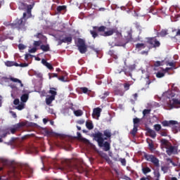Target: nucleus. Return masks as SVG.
<instances>
[{"label":"nucleus","mask_w":180,"mask_h":180,"mask_svg":"<svg viewBox=\"0 0 180 180\" xmlns=\"http://www.w3.org/2000/svg\"><path fill=\"white\" fill-rule=\"evenodd\" d=\"M150 112H151V110H148V109L143 110V117L146 116V115H150Z\"/></svg>","instance_id":"nucleus-44"},{"label":"nucleus","mask_w":180,"mask_h":180,"mask_svg":"<svg viewBox=\"0 0 180 180\" xmlns=\"http://www.w3.org/2000/svg\"><path fill=\"white\" fill-rule=\"evenodd\" d=\"M11 115L14 117V119H16L18 117V115H16V112L13 111H10Z\"/></svg>","instance_id":"nucleus-56"},{"label":"nucleus","mask_w":180,"mask_h":180,"mask_svg":"<svg viewBox=\"0 0 180 180\" xmlns=\"http://www.w3.org/2000/svg\"><path fill=\"white\" fill-rule=\"evenodd\" d=\"M27 13H23V15L21 18H17L13 23L11 24V27L13 29H18V30H26V16Z\"/></svg>","instance_id":"nucleus-2"},{"label":"nucleus","mask_w":180,"mask_h":180,"mask_svg":"<svg viewBox=\"0 0 180 180\" xmlns=\"http://www.w3.org/2000/svg\"><path fill=\"white\" fill-rule=\"evenodd\" d=\"M76 169L79 174H82L83 172H85V169L82 165H79L76 167Z\"/></svg>","instance_id":"nucleus-25"},{"label":"nucleus","mask_w":180,"mask_h":180,"mask_svg":"<svg viewBox=\"0 0 180 180\" xmlns=\"http://www.w3.org/2000/svg\"><path fill=\"white\" fill-rule=\"evenodd\" d=\"M20 67H22V68H23V67H29V63H20Z\"/></svg>","instance_id":"nucleus-59"},{"label":"nucleus","mask_w":180,"mask_h":180,"mask_svg":"<svg viewBox=\"0 0 180 180\" xmlns=\"http://www.w3.org/2000/svg\"><path fill=\"white\" fill-rule=\"evenodd\" d=\"M78 124H84L85 123V120H79L77 121Z\"/></svg>","instance_id":"nucleus-63"},{"label":"nucleus","mask_w":180,"mask_h":180,"mask_svg":"<svg viewBox=\"0 0 180 180\" xmlns=\"http://www.w3.org/2000/svg\"><path fill=\"white\" fill-rule=\"evenodd\" d=\"M108 96H109V92L105 91L103 94H101L100 96V98L101 99H106V98H108Z\"/></svg>","instance_id":"nucleus-40"},{"label":"nucleus","mask_w":180,"mask_h":180,"mask_svg":"<svg viewBox=\"0 0 180 180\" xmlns=\"http://www.w3.org/2000/svg\"><path fill=\"white\" fill-rule=\"evenodd\" d=\"M102 112V109L100 108H96L93 110L92 117H101V112Z\"/></svg>","instance_id":"nucleus-11"},{"label":"nucleus","mask_w":180,"mask_h":180,"mask_svg":"<svg viewBox=\"0 0 180 180\" xmlns=\"http://www.w3.org/2000/svg\"><path fill=\"white\" fill-rule=\"evenodd\" d=\"M160 143L166 148L167 155H172V154H176L178 153L176 148L172 146L168 140L162 139L160 140Z\"/></svg>","instance_id":"nucleus-3"},{"label":"nucleus","mask_w":180,"mask_h":180,"mask_svg":"<svg viewBox=\"0 0 180 180\" xmlns=\"http://www.w3.org/2000/svg\"><path fill=\"white\" fill-rule=\"evenodd\" d=\"M115 95H119L120 96H123L124 95V91H122L121 89H117L115 91Z\"/></svg>","instance_id":"nucleus-32"},{"label":"nucleus","mask_w":180,"mask_h":180,"mask_svg":"<svg viewBox=\"0 0 180 180\" xmlns=\"http://www.w3.org/2000/svg\"><path fill=\"white\" fill-rule=\"evenodd\" d=\"M106 30V27L105 26H94L93 30H90V34H91L92 37L94 39H96L99 36L98 33H102L103 32H105Z\"/></svg>","instance_id":"nucleus-4"},{"label":"nucleus","mask_w":180,"mask_h":180,"mask_svg":"<svg viewBox=\"0 0 180 180\" xmlns=\"http://www.w3.org/2000/svg\"><path fill=\"white\" fill-rule=\"evenodd\" d=\"M93 137L97 141L98 147L103 148L104 151H109L110 150V141H105L112 139V131L110 129H105L103 133L98 131L93 134Z\"/></svg>","instance_id":"nucleus-1"},{"label":"nucleus","mask_w":180,"mask_h":180,"mask_svg":"<svg viewBox=\"0 0 180 180\" xmlns=\"http://www.w3.org/2000/svg\"><path fill=\"white\" fill-rule=\"evenodd\" d=\"M142 172L144 175H147V174L151 172V169L148 167H142Z\"/></svg>","instance_id":"nucleus-22"},{"label":"nucleus","mask_w":180,"mask_h":180,"mask_svg":"<svg viewBox=\"0 0 180 180\" xmlns=\"http://www.w3.org/2000/svg\"><path fill=\"white\" fill-rule=\"evenodd\" d=\"M34 7V3H32V4L27 5L25 3L21 2L19 4V9H21L22 11H25V9H27V15L32 16V10Z\"/></svg>","instance_id":"nucleus-6"},{"label":"nucleus","mask_w":180,"mask_h":180,"mask_svg":"<svg viewBox=\"0 0 180 180\" xmlns=\"http://www.w3.org/2000/svg\"><path fill=\"white\" fill-rule=\"evenodd\" d=\"M11 81H12L13 82H18V84H20V86L21 87H23V84L22 83V81L19 79H16V78H14V77H11L10 78Z\"/></svg>","instance_id":"nucleus-26"},{"label":"nucleus","mask_w":180,"mask_h":180,"mask_svg":"<svg viewBox=\"0 0 180 180\" xmlns=\"http://www.w3.org/2000/svg\"><path fill=\"white\" fill-rule=\"evenodd\" d=\"M134 126H139V123H140V118H134Z\"/></svg>","instance_id":"nucleus-42"},{"label":"nucleus","mask_w":180,"mask_h":180,"mask_svg":"<svg viewBox=\"0 0 180 180\" xmlns=\"http://www.w3.org/2000/svg\"><path fill=\"white\" fill-rule=\"evenodd\" d=\"M74 114L77 116V117H79V116H82L83 112L82 110H74Z\"/></svg>","instance_id":"nucleus-33"},{"label":"nucleus","mask_w":180,"mask_h":180,"mask_svg":"<svg viewBox=\"0 0 180 180\" xmlns=\"http://www.w3.org/2000/svg\"><path fill=\"white\" fill-rule=\"evenodd\" d=\"M168 34V30H162L160 32L157 33L158 37H165Z\"/></svg>","instance_id":"nucleus-14"},{"label":"nucleus","mask_w":180,"mask_h":180,"mask_svg":"<svg viewBox=\"0 0 180 180\" xmlns=\"http://www.w3.org/2000/svg\"><path fill=\"white\" fill-rule=\"evenodd\" d=\"M115 32V29H112L106 32L104 31V32L103 34H100V35L103 36L104 37H108V36H112Z\"/></svg>","instance_id":"nucleus-13"},{"label":"nucleus","mask_w":180,"mask_h":180,"mask_svg":"<svg viewBox=\"0 0 180 180\" xmlns=\"http://www.w3.org/2000/svg\"><path fill=\"white\" fill-rule=\"evenodd\" d=\"M45 67L48 68L49 70H54L53 65L49 63H48Z\"/></svg>","instance_id":"nucleus-53"},{"label":"nucleus","mask_w":180,"mask_h":180,"mask_svg":"<svg viewBox=\"0 0 180 180\" xmlns=\"http://www.w3.org/2000/svg\"><path fill=\"white\" fill-rule=\"evenodd\" d=\"M136 49H138V50H141V49H146V45L144 44H136Z\"/></svg>","instance_id":"nucleus-34"},{"label":"nucleus","mask_w":180,"mask_h":180,"mask_svg":"<svg viewBox=\"0 0 180 180\" xmlns=\"http://www.w3.org/2000/svg\"><path fill=\"white\" fill-rule=\"evenodd\" d=\"M159 134L162 137H167L168 136V130L167 129H162Z\"/></svg>","instance_id":"nucleus-20"},{"label":"nucleus","mask_w":180,"mask_h":180,"mask_svg":"<svg viewBox=\"0 0 180 180\" xmlns=\"http://www.w3.org/2000/svg\"><path fill=\"white\" fill-rule=\"evenodd\" d=\"M16 129H18L19 130V129H22V127H25V126H26V122H19L16 124H15Z\"/></svg>","instance_id":"nucleus-23"},{"label":"nucleus","mask_w":180,"mask_h":180,"mask_svg":"<svg viewBox=\"0 0 180 180\" xmlns=\"http://www.w3.org/2000/svg\"><path fill=\"white\" fill-rule=\"evenodd\" d=\"M130 84H129V83H124V84H123V86H124V91H129V89H130Z\"/></svg>","instance_id":"nucleus-41"},{"label":"nucleus","mask_w":180,"mask_h":180,"mask_svg":"<svg viewBox=\"0 0 180 180\" xmlns=\"http://www.w3.org/2000/svg\"><path fill=\"white\" fill-rule=\"evenodd\" d=\"M49 79L52 78H58V74L57 73H49Z\"/></svg>","instance_id":"nucleus-37"},{"label":"nucleus","mask_w":180,"mask_h":180,"mask_svg":"<svg viewBox=\"0 0 180 180\" xmlns=\"http://www.w3.org/2000/svg\"><path fill=\"white\" fill-rule=\"evenodd\" d=\"M167 65H169V67H172V68H176V66H175V63L174 62H169L167 63Z\"/></svg>","instance_id":"nucleus-50"},{"label":"nucleus","mask_w":180,"mask_h":180,"mask_svg":"<svg viewBox=\"0 0 180 180\" xmlns=\"http://www.w3.org/2000/svg\"><path fill=\"white\" fill-rule=\"evenodd\" d=\"M41 44V41H34V47H39Z\"/></svg>","instance_id":"nucleus-49"},{"label":"nucleus","mask_w":180,"mask_h":180,"mask_svg":"<svg viewBox=\"0 0 180 180\" xmlns=\"http://www.w3.org/2000/svg\"><path fill=\"white\" fill-rule=\"evenodd\" d=\"M67 9V6H58L56 8V11L58 13H60V12H63V11H65Z\"/></svg>","instance_id":"nucleus-21"},{"label":"nucleus","mask_w":180,"mask_h":180,"mask_svg":"<svg viewBox=\"0 0 180 180\" xmlns=\"http://www.w3.org/2000/svg\"><path fill=\"white\" fill-rule=\"evenodd\" d=\"M119 161L121 162L123 167H126V159L125 158H119Z\"/></svg>","instance_id":"nucleus-43"},{"label":"nucleus","mask_w":180,"mask_h":180,"mask_svg":"<svg viewBox=\"0 0 180 180\" xmlns=\"http://www.w3.org/2000/svg\"><path fill=\"white\" fill-rule=\"evenodd\" d=\"M154 176L155 179L160 180V176H161V174H160V171L157 170L154 172Z\"/></svg>","instance_id":"nucleus-39"},{"label":"nucleus","mask_w":180,"mask_h":180,"mask_svg":"<svg viewBox=\"0 0 180 180\" xmlns=\"http://www.w3.org/2000/svg\"><path fill=\"white\" fill-rule=\"evenodd\" d=\"M173 105H175L176 108H180V100L173 98Z\"/></svg>","instance_id":"nucleus-28"},{"label":"nucleus","mask_w":180,"mask_h":180,"mask_svg":"<svg viewBox=\"0 0 180 180\" xmlns=\"http://www.w3.org/2000/svg\"><path fill=\"white\" fill-rule=\"evenodd\" d=\"M5 65H6V67H13V62L8 60L5 62Z\"/></svg>","instance_id":"nucleus-46"},{"label":"nucleus","mask_w":180,"mask_h":180,"mask_svg":"<svg viewBox=\"0 0 180 180\" xmlns=\"http://www.w3.org/2000/svg\"><path fill=\"white\" fill-rule=\"evenodd\" d=\"M40 49H41V50H42V51H45V52L50 51V45L42 44L40 46Z\"/></svg>","instance_id":"nucleus-18"},{"label":"nucleus","mask_w":180,"mask_h":180,"mask_svg":"<svg viewBox=\"0 0 180 180\" xmlns=\"http://www.w3.org/2000/svg\"><path fill=\"white\" fill-rule=\"evenodd\" d=\"M37 51V49L36 47H33L29 51V53H36Z\"/></svg>","instance_id":"nucleus-55"},{"label":"nucleus","mask_w":180,"mask_h":180,"mask_svg":"<svg viewBox=\"0 0 180 180\" xmlns=\"http://www.w3.org/2000/svg\"><path fill=\"white\" fill-rule=\"evenodd\" d=\"M147 131L148 134H149V136L151 137L152 139H155L157 137V133H155V131L151 129H148Z\"/></svg>","instance_id":"nucleus-15"},{"label":"nucleus","mask_w":180,"mask_h":180,"mask_svg":"<svg viewBox=\"0 0 180 180\" xmlns=\"http://www.w3.org/2000/svg\"><path fill=\"white\" fill-rule=\"evenodd\" d=\"M86 127L89 130H92L94 129V124L91 122H86Z\"/></svg>","instance_id":"nucleus-29"},{"label":"nucleus","mask_w":180,"mask_h":180,"mask_svg":"<svg viewBox=\"0 0 180 180\" xmlns=\"http://www.w3.org/2000/svg\"><path fill=\"white\" fill-rule=\"evenodd\" d=\"M41 63H42L44 65L46 66L47 64L49 63V62H47V60H46V59H42V60H41Z\"/></svg>","instance_id":"nucleus-61"},{"label":"nucleus","mask_w":180,"mask_h":180,"mask_svg":"<svg viewBox=\"0 0 180 180\" xmlns=\"http://www.w3.org/2000/svg\"><path fill=\"white\" fill-rule=\"evenodd\" d=\"M149 13H152L153 15H157L158 13V11L155 9L154 7H150L149 9Z\"/></svg>","instance_id":"nucleus-31"},{"label":"nucleus","mask_w":180,"mask_h":180,"mask_svg":"<svg viewBox=\"0 0 180 180\" xmlns=\"http://www.w3.org/2000/svg\"><path fill=\"white\" fill-rule=\"evenodd\" d=\"M127 68L121 69L120 70H117V71H115V73L121 74L122 72H124L125 75L129 77V75H130V66H128Z\"/></svg>","instance_id":"nucleus-12"},{"label":"nucleus","mask_w":180,"mask_h":180,"mask_svg":"<svg viewBox=\"0 0 180 180\" xmlns=\"http://www.w3.org/2000/svg\"><path fill=\"white\" fill-rule=\"evenodd\" d=\"M161 65H162V62L161 61H156L153 64V67H161Z\"/></svg>","instance_id":"nucleus-45"},{"label":"nucleus","mask_w":180,"mask_h":180,"mask_svg":"<svg viewBox=\"0 0 180 180\" xmlns=\"http://www.w3.org/2000/svg\"><path fill=\"white\" fill-rule=\"evenodd\" d=\"M80 91H82L83 94H89L91 92V90L88 89L86 87H81Z\"/></svg>","instance_id":"nucleus-36"},{"label":"nucleus","mask_w":180,"mask_h":180,"mask_svg":"<svg viewBox=\"0 0 180 180\" xmlns=\"http://www.w3.org/2000/svg\"><path fill=\"white\" fill-rule=\"evenodd\" d=\"M127 41V43H129V41H133V35L131 34V31L128 32Z\"/></svg>","instance_id":"nucleus-30"},{"label":"nucleus","mask_w":180,"mask_h":180,"mask_svg":"<svg viewBox=\"0 0 180 180\" xmlns=\"http://www.w3.org/2000/svg\"><path fill=\"white\" fill-rule=\"evenodd\" d=\"M155 74H156L157 78H163V77H165V73H164V72H158Z\"/></svg>","instance_id":"nucleus-38"},{"label":"nucleus","mask_w":180,"mask_h":180,"mask_svg":"<svg viewBox=\"0 0 180 180\" xmlns=\"http://www.w3.org/2000/svg\"><path fill=\"white\" fill-rule=\"evenodd\" d=\"M60 41L61 43H72V37L71 35L67 37V34H63L60 37Z\"/></svg>","instance_id":"nucleus-9"},{"label":"nucleus","mask_w":180,"mask_h":180,"mask_svg":"<svg viewBox=\"0 0 180 180\" xmlns=\"http://www.w3.org/2000/svg\"><path fill=\"white\" fill-rule=\"evenodd\" d=\"M36 77L37 78H40L41 79L43 78V75L41 73H37Z\"/></svg>","instance_id":"nucleus-60"},{"label":"nucleus","mask_w":180,"mask_h":180,"mask_svg":"<svg viewBox=\"0 0 180 180\" xmlns=\"http://www.w3.org/2000/svg\"><path fill=\"white\" fill-rule=\"evenodd\" d=\"M77 139H79V140H82V135H81V133L77 132Z\"/></svg>","instance_id":"nucleus-64"},{"label":"nucleus","mask_w":180,"mask_h":180,"mask_svg":"<svg viewBox=\"0 0 180 180\" xmlns=\"http://www.w3.org/2000/svg\"><path fill=\"white\" fill-rule=\"evenodd\" d=\"M131 174H132L133 175H134L136 178H139V174H137V172H136V171L131 170Z\"/></svg>","instance_id":"nucleus-57"},{"label":"nucleus","mask_w":180,"mask_h":180,"mask_svg":"<svg viewBox=\"0 0 180 180\" xmlns=\"http://www.w3.org/2000/svg\"><path fill=\"white\" fill-rule=\"evenodd\" d=\"M58 79H59V81H61L62 82H67V80H65V77L64 76L58 77Z\"/></svg>","instance_id":"nucleus-52"},{"label":"nucleus","mask_w":180,"mask_h":180,"mask_svg":"<svg viewBox=\"0 0 180 180\" xmlns=\"http://www.w3.org/2000/svg\"><path fill=\"white\" fill-rule=\"evenodd\" d=\"M139 127V125H134V128H133V129L131 131V134L132 135V136H136V134H137V130H138V128Z\"/></svg>","instance_id":"nucleus-27"},{"label":"nucleus","mask_w":180,"mask_h":180,"mask_svg":"<svg viewBox=\"0 0 180 180\" xmlns=\"http://www.w3.org/2000/svg\"><path fill=\"white\" fill-rule=\"evenodd\" d=\"M15 109H18V110H22V109H25V105L20 104L17 107H15Z\"/></svg>","instance_id":"nucleus-47"},{"label":"nucleus","mask_w":180,"mask_h":180,"mask_svg":"<svg viewBox=\"0 0 180 180\" xmlns=\"http://www.w3.org/2000/svg\"><path fill=\"white\" fill-rule=\"evenodd\" d=\"M57 89L52 87L49 91V94H51V96H53V98H56V96L57 95Z\"/></svg>","instance_id":"nucleus-19"},{"label":"nucleus","mask_w":180,"mask_h":180,"mask_svg":"<svg viewBox=\"0 0 180 180\" xmlns=\"http://www.w3.org/2000/svg\"><path fill=\"white\" fill-rule=\"evenodd\" d=\"M13 103H14L15 105H19V103H20L19 98H15V99L13 101Z\"/></svg>","instance_id":"nucleus-62"},{"label":"nucleus","mask_w":180,"mask_h":180,"mask_svg":"<svg viewBox=\"0 0 180 180\" xmlns=\"http://www.w3.org/2000/svg\"><path fill=\"white\" fill-rule=\"evenodd\" d=\"M147 43L148 44H150V46H152L153 49H157V47H160V46H161V43L158 39H157V37H148Z\"/></svg>","instance_id":"nucleus-8"},{"label":"nucleus","mask_w":180,"mask_h":180,"mask_svg":"<svg viewBox=\"0 0 180 180\" xmlns=\"http://www.w3.org/2000/svg\"><path fill=\"white\" fill-rule=\"evenodd\" d=\"M147 143L148 144L149 150L150 151H153L154 150V143H153V140H147Z\"/></svg>","instance_id":"nucleus-24"},{"label":"nucleus","mask_w":180,"mask_h":180,"mask_svg":"<svg viewBox=\"0 0 180 180\" xmlns=\"http://www.w3.org/2000/svg\"><path fill=\"white\" fill-rule=\"evenodd\" d=\"M144 158L146 160V161H150V162H153L155 167H157L158 168L160 167V160H158V158L154 156V155H148L147 153H145Z\"/></svg>","instance_id":"nucleus-7"},{"label":"nucleus","mask_w":180,"mask_h":180,"mask_svg":"<svg viewBox=\"0 0 180 180\" xmlns=\"http://www.w3.org/2000/svg\"><path fill=\"white\" fill-rule=\"evenodd\" d=\"M161 124L163 127H169L170 126H175V124H178V122L175 120H164L161 122Z\"/></svg>","instance_id":"nucleus-10"},{"label":"nucleus","mask_w":180,"mask_h":180,"mask_svg":"<svg viewBox=\"0 0 180 180\" xmlns=\"http://www.w3.org/2000/svg\"><path fill=\"white\" fill-rule=\"evenodd\" d=\"M77 47L81 54H85L86 51H88V48L86 47V44H85V40L79 38L77 40Z\"/></svg>","instance_id":"nucleus-5"},{"label":"nucleus","mask_w":180,"mask_h":180,"mask_svg":"<svg viewBox=\"0 0 180 180\" xmlns=\"http://www.w3.org/2000/svg\"><path fill=\"white\" fill-rule=\"evenodd\" d=\"M18 49L19 50H25V49H26V46L22 44H20L18 45Z\"/></svg>","instance_id":"nucleus-51"},{"label":"nucleus","mask_w":180,"mask_h":180,"mask_svg":"<svg viewBox=\"0 0 180 180\" xmlns=\"http://www.w3.org/2000/svg\"><path fill=\"white\" fill-rule=\"evenodd\" d=\"M11 133H12V134H15V133H16V131H18V128H16V126L14 125L13 128H11Z\"/></svg>","instance_id":"nucleus-48"},{"label":"nucleus","mask_w":180,"mask_h":180,"mask_svg":"<svg viewBox=\"0 0 180 180\" xmlns=\"http://www.w3.org/2000/svg\"><path fill=\"white\" fill-rule=\"evenodd\" d=\"M56 97H53L52 96H49V97L46 98V103L48 105H51V103H53V101H55Z\"/></svg>","instance_id":"nucleus-16"},{"label":"nucleus","mask_w":180,"mask_h":180,"mask_svg":"<svg viewBox=\"0 0 180 180\" xmlns=\"http://www.w3.org/2000/svg\"><path fill=\"white\" fill-rule=\"evenodd\" d=\"M6 39H8V37H6V36L0 37V42L2 43V41H5V40H6Z\"/></svg>","instance_id":"nucleus-54"},{"label":"nucleus","mask_w":180,"mask_h":180,"mask_svg":"<svg viewBox=\"0 0 180 180\" xmlns=\"http://www.w3.org/2000/svg\"><path fill=\"white\" fill-rule=\"evenodd\" d=\"M155 131H160L162 130V127H161V124H155L154 126H153Z\"/></svg>","instance_id":"nucleus-35"},{"label":"nucleus","mask_w":180,"mask_h":180,"mask_svg":"<svg viewBox=\"0 0 180 180\" xmlns=\"http://www.w3.org/2000/svg\"><path fill=\"white\" fill-rule=\"evenodd\" d=\"M122 179L124 180H131V179L126 175L122 176Z\"/></svg>","instance_id":"nucleus-58"},{"label":"nucleus","mask_w":180,"mask_h":180,"mask_svg":"<svg viewBox=\"0 0 180 180\" xmlns=\"http://www.w3.org/2000/svg\"><path fill=\"white\" fill-rule=\"evenodd\" d=\"M29 99V94H24L20 97L21 102H23L24 103L27 102Z\"/></svg>","instance_id":"nucleus-17"}]
</instances>
